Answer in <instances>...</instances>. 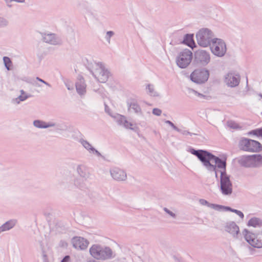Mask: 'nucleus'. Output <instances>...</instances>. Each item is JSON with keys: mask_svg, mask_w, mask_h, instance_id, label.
<instances>
[{"mask_svg": "<svg viewBox=\"0 0 262 262\" xmlns=\"http://www.w3.org/2000/svg\"><path fill=\"white\" fill-rule=\"evenodd\" d=\"M191 153L197 156L209 170L214 171L216 178L217 177V172H220L222 192L224 194H231L232 184L226 173V157L220 159L206 151L194 149H192Z\"/></svg>", "mask_w": 262, "mask_h": 262, "instance_id": "obj_1", "label": "nucleus"}, {"mask_svg": "<svg viewBox=\"0 0 262 262\" xmlns=\"http://www.w3.org/2000/svg\"><path fill=\"white\" fill-rule=\"evenodd\" d=\"M236 160L241 165L245 167H255L262 164V157L259 155L242 156Z\"/></svg>", "mask_w": 262, "mask_h": 262, "instance_id": "obj_2", "label": "nucleus"}, {"mask_svg": "<svg viewBox=\"0 0 262 262\" xmlns=\"http://www.w3.org/2000/svg\"><path fill=\"white\" fill-rule=\"evenodd\" d=\"M90 252L92 256L97 259H107L112 256V252L108 248H102L96 245H93L90 249Z\"/></svg>", "mask_w": 262, "mask_h": 262, "instance_id": "obj_3", "label": "nucleus"}, {"mask_svg": "<svg viewBox=\"0 0 262 262\" xmlns=\"http://www.w3.org/2000/svg\"><path fill=\"white\" fill-rule=\"evenodd\" d=\"M240 148L245 151L258 152L262 149L261 144L257 141L243 138L239 142Z\"/></svg>", "mask_w": 262, "mask_h": 262, "instance_id": "obj_4", "label": "nucleus"}, {"mask_svg": "<svg viewBox=\"0 0 262 262\" xmlns=\"http://www.w3.org/2000/svg\"><path fill=\"white\" fill-rule=\"evenodd\" d=\"M211 36V33L209 30H201L196 34L198 42L201 46L206 47L210 44Z\"/></svg>", "mask_w": 262, "mask_h": 262, "instance_id": "obj_5", "label": "nucleus"}, {"mask_svg": "<svg viewBox=\"0 0 262 262\" xmlns=\"http://www.w3.org/2000/svg\"><path fill=\"white\" fill-rule=\"evenodd\" d=\"M210 48L212 52L217 56H223L226 51L225 42L220 39L213 40Z\"/></svg>", "mask_w": 262, "mask_h": 262, "instance_id": "obj_6", "label": "nucleus"}, {"mask_svg": "<svg viewBox=\"0 0 262 262\" xmlns=\"http://www.w3.org/2000/svg\"><path fill=\"white\" fill-rule=\"evenodd\" d=\"M245 232V238L251 246L256 248L262 247V233L256 236L255 234L247 230Z\"/></svg>", "mask_w": 262, "mask_h": 262, "instance_id": "obj_7", "label": "nucleus"}, {"mask_svg": "<svg viewBox=\"0 0 262 262\" xmlns=\"http://www.w3.org/2000/svg\"><path fill=\"white\" fill-rule=\"evenodd\" d=\"M192 58V52L189 50H185L180 53L177 59V64L180 68H186L190 63Z\"/></svg>", "mask_w": 262, "mask_h": 262, "instance_id": "obj_8", "label": "nucleus"}, {"mask_svg": "<svg viewBox=\"0 0 262 262\" xmlns=\"http://www.w3.org/2000/svg\"><path fill=\"white\" fill-rule=\"evenodd\" d=\"M208 77L209 72L204 69L195 70L191 75L192 81L198 83L206 81Z\"/></svg>", "mask_w": 262, "mask_h": 262, "instance_id": "obj_9", "label": "nucleus"}, {"mask_svg": "<svg viewBox=\"0 0 262 262\" xmlns=\"http://www.w3.org/2000/svg\"><path fill=\"white\" fill-rule=\"evenodd\" d=\"M95 69L93 74L100 82H105L108 77V72L105 70L101 64L96 63Z\"/></svg>", "mask_w": 262, "mask_h": 262, "instance_id": "obj_10", "label": "nucleus"}, {"mask_svg": "<svg viewBox=\"0 0 262 262\" xmlns=\"http://www.w3.org/2000/svg\"><path fill=\"white\" fill-rule=\"evenodd\" d=\"M73 246L77 249L81 250L86 249L89 244V242L83 237H75L72 239Z\"/></svg>", "mask_w": 262, "mask_h": 262, "instance_id": "obj_11", "label": "nucleus"}, {"mask_svg": "<svg viewBox=\"0 0 262 262\" xmlns=\"http://www.w3.org/2000/svg\"><path fill=\"white\" fill-rule=\"evenodd\" d=\"M240 78L238 75L233 73H229L226 77L225 81L226 83L231 87L237 85L239 82Z\"/></svg>", "mask_w": 262, "mask_h": 262, "instance_id": "obj_12", "label": "nucleus"}, {"mask_svg": "<svg viewBox=\"0 0 262 262\" xmlns=\"http://www.w3.org/2000/svg\"><path fill=\"white\" fill-rule=\"evenodd\" d=\"M111 174L114 179L117 180H124L126 177V175L124 171L115 168L111 171Z\"/></svg>", "mask_w": 262, "mask_h": 262, "instance_id": "obj_13", "label": "nucleus"}, {"mask_svg": "<svg viewBox=\"0 0 262 262\" xmlns=\"http://www.w3.org/2000/svg\"><path fill=\"white\" fill-rule=\"evenodd\" d=\"M226 230L231 234L235 235L238 233L239 228L234 223H231L227 226Z\"/></svg>", "mask_w": 262, "mask_h": 262, "instance_id": "obj_14", "label": "nucleus"}, {"mask_svg": "<svg viewBox=\"0 0 262 262\" xmlns=\"http://www.w3.org/2000/svg\"><path fill=\"white\" fill-rule=\"evenodd\" d=\"M76 87L78 93L79 94H83L85 92V85L83 82V79H80L79 82H77Z\"/></svg>", "mask_w": 262, "mask_h": 262, "instance_id": "obj_15", "label": "nucleus"}, {"mask_svg": "<svg viewBox=\"0 0 262 262\" xmlns=\"http://www.w3.org/2000/svg\"><path fill=\"white\" fill-rule=\"evenodd\" d=\"M184 43L191 48L195 47V43L193 39V35L187 34L183 41Z\"/></svg>", "mask_w": 262, "mask_h": 262, "instance_id": "obj_16", "label": "nucleus"}, {"mask_svg": "<svg viewBox=\"0 0 262 262\" xmlns=\"http://www.w3.org/2000/svg\"><path fill=\"white\" fill-rule=\"evenodd\" d=\"M199 58L202 62L207 63L210 61L209 54L205 51H201L199 53Z\"/></svg>", "mask_w": 262, "mask_h": 262, "instance_id": "obj_17", "label": "nucleus"}, {"mask_svg": "<svg viewBox=\"0 0 262 262\" xmlns=\"http://www.w3.org/2000/svg\"><path fill=\"white\" fill-rule=\"evenodd\" d=\"M200 203L203 205H207L209 207H211L214 209L219 210L221 209H222L223 206L212 204H209L207 201L204 200V199H201L200 200Z\"/></svg>", "mask_w": 262, "mask_h": 262, "instance_id": "obj_18", "label": "nucleus"}, {"mask_svg": "<svg viewBox=\"0 0 262 262\" xmlns=\"http://www.w3.org/2000/svg\"><path fill=\"white\" fill-rule=\"evenodd\" d=\"M43 39L45 42L52 44H56L57 43V41L55 39V35L53 34L46 35L43 37Z\"/></svg>", "mask_w": 262, "mask_h": 262, "instance_id": "obj_19", "label": "nucleus"}, {"mask_svg": "<svg viewBox=\"0 0 262 262\" xmlns=\"http://www.w3.org/2000/svg\"><path fill=\"white\" fill-rule=\"evenodd\" d=\"M14 221H10L0 227V232L2 231L9 230L12 228L15 225Z\"/></svg>", "mask_w": 262, "mask_h": 262, "instance_id": "obj_20", "label": "nucleus"}, {"mask_svg": "<svg viewBox=\"0 0 262 262\" xmlns=\"http://www.w3.org/2000/svg\"><path fill=\"white\" fill-rule=\"evenodd\" d=\"M261 224L260 220L257 218H253L249 220L248 225L253 227L260 226Z\"/></svg>", "mask_w": 262, "mask_h": 262, "instance_id": "obj_21", "label": "nucleus"}, {"mask_svg": "<svg viewBox=\"0 0 262 262\" xmlns=\"http://www.w3.org/2000/svg\"><path fill=\"white\" fill-rule=\"evenodd\" d=\"M248 135H254L258 137H262V128L252 130L248 133Z\"/></svg>", "mask_w": 262, "mask_h": 262, "instance_id": "obj_22", "label": "nucleus"}, {"mask_svg": "<svg viewBox=\"0 0 262 262\" xmlns=\"http://www.w3.org/2000/svg\"><path fill=\"white\" fill-rule=\"evenodd\" d=\"M227 125L230 128L233 129H241L242 126L237 123L233 121H229L227 122Z\"/></svg>", "mask_w": 262, "mask_h": 262, "instance_id": "obj_23", "label": "nucleus"}, {"mask_svg": "<svg viewBox=\"0 0 262 262\" xmlns=\"http://www.w3.org/2000/svg\"><path fill=\"white\" fill-rule=\"evenodd\" d=\"M34 125L37 127H40V128L48 127L51 125L50 124H48L46 123V122L38 121V120L35 121L34 122Z\"/></svg>", "mask_w": 262, "mask_h": 262, "instance_id": "obj_24", "label": "nucleus"}, {"mask_svg": "<svg viewBox=\"0 0 262 262\" xmlns=\"http://www.w3.org/2000/svg\"><path fill=\"white\" fill-rule=\"evenodd\" d=\"M121 122L125 127L131 129L133 128V126H134V124L126 120L124 117H121Z\"/></svg>", "mask_w": 262, "mask_h": 262, "instance_id": "obj_25", "label": "nucleus"}, {"mask_svg": "<svg viewBox=\"0 0 262 262\" xmlns=\"http://www.w3.org/2000/svg\"><path fill=\"white\" fill-rule=\"evenodd\" d=\"M131 109L134 110L136 113L140 112L141 111L140 107L135 103L129 104V110Z\"/></svg>", "mask_w": 262, "mask_h": 262, "instance_id": "obj_26", "label": "nucleus"}, {"mask_svg": "<svg viewBox=\"0 0 262 262\" xmlns=\"http://www.w3.org/2000/svg\"><path fill=\"white\" fill-rule=\"evenodd\" d=\"M4 61L7 69L9 70H10L11 67L12 66V62L10 58L7 57H4Z\"/></svg>", "mask_w": 262, "mask_h": 262, "instance_id": "obj_27", "label": "nucleus"}, {"mask_svg": "<svg viewBox=\"0 0 262 262\" xmlns=\"http://www.w3.org/2000/svg\"><path fill=\"white\" fill-rule=\"evenodd\" d=\"M222 208L225 209L226 210H230V211H231L232 212H235L238 215H239L242 219H243L244 217V216L243 213L241 211H238L237 210L232 209L231 208H230L229 207H223V206Z\"/></svg>", "mask_w": 262, "mask_h": 262, "instance_id": "obj_28", "label": "nucleus"}, {"mask_svg": "<svg viewBox=\"0 0 262 262\" xmlns=\"http://www.w3.org/2000/svg\"><path fill=\"white\" fill-rule=\"evenodd\" d=\"M82 144H83V146L85 148L88 149V150H89V149L93 150V148L91 147V145L86 141H83L82 142Z\"/></svg>", "mask_w": 262, "mask_h": 262, "instance_id": "obj_29", "label": "nucleus"}, {"mask_svg": "<svg viewBox=\"0 0 262 262\" xmlns=\"http://www.w3.org/2000/svg\"><path fill=\"white\" fill-rule=\"evenodd\" d=\"M152 113L156 115L159 116L161 114V111L158 108H154L153 110Z\"/></svg>", "mask_w": 262, "mask_h": 262, "instance_id": "obj_30", "label": "nucleus"}, {"mask_svg": "<svg viewBox=\"0 0 262 262\" xmlns=\"http://www.w3.org/2000/svg\"><path fill=\"white\" fill-rule=\"evenodd\" d=\"M148 89L149 90V93L151 96H155V94L153 93V88L152 86L150 85H148L147 86Z\"/></svg>", "mask_w": 262, "mask_h": 262, "instance_id": "obj_31", "label": "nucleus"}, {"mask_svg": "<svg viewBox=\"0 0 262 262\" xmlns=\"http://www.w3.org/2000/svg\"><path fill=\"white\" fill-rule=\"evenodd\" d=\"M27 97L24 94V93H21V95L19 96V99L20 101H24L27 99Z\"/></svg>", "mask_w": 262, "mask_h": 262, "instance_id": "obj_32", "label": "nucleus"}, {"mask_svg": "<svg viewBox=\"0 0 262 262\" xmlns=\"http://www.w3.org/2000/svg\"><path fill=\"white\" fill-rule=\"evenodd\" d=\"M70 260V257L69 256H66L62 260L61 262H69Z\"/></svg>", "mask_w": 262, "mask_h": 262, "instance_id": "obj_33", "label": "nucleus"}, {"mask_svg": "<svg viewBox=\"0 0 262 262\" xmlns=\"http://www.w3.org/2000/svg\"><path fill=\"white\" fill-rule=\"evenodd\" d=\"M165 211H166L167 212H168L169 214H170L171 216H174V214L170 211H169L167 210V209L166 208H165L164 209Z\"/></svg>", "mask_w": 262, "mask_h": 262, "instance_id": "obj_34", "label": "nucleus"}, {"mask_svg": "<svg viewBox=\"0 0 262 262\" xmlns=\"http://www.w3.org/2000/svg\"><path fill=\"white\" fill-rule=\"evenodd\" d=\"M107 35H109L110 37H111V36H112L113 35V32L112 31H108V32H107Z\"/></svg>", "mask_w": 262, "mask_h": 262, "instance_id": "obj_35", "label": "nucleus"}, {"mask_svg": "<svg viewBox=\"0 0 262 262\" xmlns=\"http://www.w3.org/2000/svg\"><path fill=\"white\" fill-rule=\"evenodd\" d=\"M198 95L199 96L201 97H204L203 95H201V94H198Z\"/></svg>", "mask_w": 262, "mask_h": 262, "instance_id": "obj_36", "label": "nucleus"}, {"mask_svg": "<svg viewBox=\"0 0 262 262\" xmlns=\"http://www.w3.org/2000/svg\"><path fill=\"white\" fill-rule=\"evenodd\" d=\"M167 122H168V123H169L170 124H171L172 126H173V124H172L170 121H167Z\"/></svg>", "mask_w": 262, "mask_h": 262, "instance_id": "obj_37", "label": "nucleus"}, {"mask_svg": "<svg viewBox=\"0 0 262 262\" xmlns=\"http://www.w3.org/2000/svg\"><path fill=\"white\" fill-rule=\"evenodd\" d=\"M37 79H38L39 80H40V81H42V82H43L45 83V82L44 81H43L42 80L40 79H39V78H37Z\"/></svg>", "mask_w": 262, "mask_h": 262, "instance_id": "obj_38", "label": "nucleus"}]
</instances>
